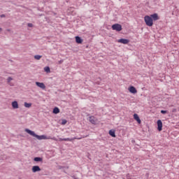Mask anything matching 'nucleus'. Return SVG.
I'll return each instance as SVG.
<instances>
[{
	"instance_id": "8",
	"label": "nucleus",
	"mask_w": 179,
	"mask_h": 179,
	"mask_svg": "<svg viewBox=\"0 0 179 179\" xmlns=\"http://www.w3.org/2000/svg\"><path fill=\"white\" fill-rule=\"evenodd\" d=\"M36 86H38V87H40L41 89H45V85L43 83L36 82Z\"/></svg>"
},
{
	"instance_id": "29",
	"label": "nucleus",
	"mask_w": 179,
	"mask_h": 179,
	"mask_svg": "<svg viewBox=\"0 0 179 179\" xmlns=\"http://www.w3.org/2000/svg\"><path fill=\"white\" fill-rule=\"evenodd\" d=\"M0 31H2V28H0Z\"/></svg>"
},
{
	"instance_id": "7",
	"label": "nucleus",
	"mask_w": 179,
	"mask_h": 179,
	"mask_svg": "<svg viewBox=\"0 0 179 179\" xmlns=\"http://www.w3.org/2000/svg\"><path fill=\"white\" fill-rule=\"evenodd\" d=\"M89 121H90V122H91V124L96 125V122H97V119H96V117H94V116H90Z\"/></svg>"
},
{
	"instance_id": "6",
	"label": "nucleus",
	"mask_w": 179,
	"mask_h": 179,
	"mask_svg": "<svg viewBox=\"0 0 179 179\" xmlns=\"http://www.w3.org/2000/svg\"><path fill=\"white\" fill-rule=\"evenodd\" d=\"M117 43H120V44H128L129 43V40L125 38H120L117 40Z\"/></svg>"
},
{
	"instance_id": "15",
	"label": "nucleus",
	"mask_w": 179,
	"mask_h": 179,
	"mask_svg": "<svg viewBox=\"0 0 179 179\" xmlns=\"http://www.w3.org/2000/svg\"><path fill=\"white\" fill-rule=\"evenodd\" d=\"M75 139H82V137L80 138H63V141H69V142H72V141H75Z\"/></svg>"
},
{
	"instance_id": "23",
	"label": "nucleus",
	"mask_w": 179,
	"mask_h": 179,
	"mask_svg": "<svg viewBox=\"0 0 179 179\" xmlns=\"http://www.w3.org/2000/svg\"><path fill=\"white\" fill-rule=\"evenodd\" d=\"M162 114H167V110H161Z\"/></svg>"
},
{
	"instance_id": "32",
	"label": "nucleus",
	"mask_w": 179,
	"mask_h": 179,
	"mask_svg": "<svg viewBox=\"0 0 179 179\" xmlns=\"http://www.w3.org/2000/svg\"><path fill=\"white\" fill-rule=\"evenodd\" d=\"M75 179H76V178H75Z\"/></svg>"
},
{
	"instance_id": "21",
	"label": "nucleus",
	"mask_w": 179,
	"mask_h": 179,
	"mask_svg": "<svg viewBox=\"0 0 179 179\" xmlns=\"http://www.w3.org/2000/svg\"><path fill=\"white\" fill-rule=\"evenodd\" d=\"M66 122H68L66 121V120L63 119V120H62V125H65V124H66Z\"/></svg>"
},
{
	"instance_id": "27",
	"label": "nucleus",
	"mask_w": 179,
	"mask_h": 179,
	"mask_svg": "<svg viewBox=\"0 0 179 179\" xmlns=\"http://www.w3.org/2000/svg\"><path fill=\"white\" fill-rule=\"evenodd\" d=\"M62 62H64V60H60V61L59 62V64H62Z\"/></svg>"
},
{
	"instance_id": "14",
	"label": "nucleus",
	"mask_w": 179,
	"mask_h": 179,
	"mask_svg": "<svg viewBox=\"0 0 179 179\" xmlns=\"http://www.w3.org/2000/svg\"><path fill=\"white\" fill-rule=\"evenodd\" d=\"M76 42L77 44H82V43H83V39H81L79 36H76Z\"/></svg>"
},
{
	"instance_id": "10",
	"label": "nucleus",
	"mask_w": 179,
	"mask_h": 179,
	"mask_svg": "<svg viewBox=\"0 0 179 179\" xmlns=\"http://www.w3.org/2000/svg\"><path fill=\"white\" fill-rule=\"evenodd\" d=\"M150 17L152 19V20H155V21L159 20V19L157 13H154V14L151 15Z\"/></svg>"
},
{
	"instance_id": "17",
	"label": "nucleus",
	"mask_w": 179,
	"mask_h": 179,
	"mask_svg": "<svg viewBox=\"0 0 179 179\" xmlns=\"http://www.w3.org/2000/svg\"><path fill=\"white\" fill-rule=\"evenodd\" d=\"M53 114H59V108L58 107H55L53 109Z\"/></svg>"
},
{
	"instance_id": "1",
	"label": "nucleus",
	"mask_w": 179,
	"mask_h": 179,
	"mask_svg": "<svg viewBox=\"0 0 179 179\" xmlns=\"http://www.w3.org/2000/svg\"><path fill=\"white\" fill-rule=\"evenodd\" d=\"M25 132H27V134H29V135H31V136H34V138H36V139H38V141H42V139H45V135H42V136L37 135L36 134V133H34V131L29 129H25Z\"/></svg>"
},
{
	"instance_id": "2",
	"label": "nucleus",
	"mask_w": 179,
	"mask_h": 179,
	"mask_svg": "<svg viewBox=\"0 0 179 179\" xmlns=\"http://www.w3.org/2000/svg\"><path fill=\"white\" fill-rule=\"evenodd\" d=\"M144 22L147 26H149V27H152L153 26V19L149 15H145L144 17Z\"/></svg>"
},
{
	"instance_id": "9",
	"label": "nucleus",
	"mask_w": 179,
	"mask_h": 179,
	"mask_svg": "<svg viewBox=\"0 0 179 179\" xmlns=\"http://www.w3.org/2000/svg\"><path fill=\"white\" fill-rule=\"evenodd\" d=\"M32 171H33L34 173H37V172H38V171H41V169L40 166H34L32 167Z\"/></svg>"
},
{
	"instance_id": "4",
	"label": "nucleus",
	"mask_w": 179,
	"mask_h": 179,
	"mask_svg": "<svg viewBox=\"0 0 179 179\" xmlns=\"http://www.w3.org/2000/svg\"><path fill=\"white\" fill-rule=\"evenodd\" d=\"M128 90L130 93H132L133 94H136V93H138V90H136V88H135V87L134 86H130L128 88Z\"/></svg>"
},
{
	"instance_id": "28",
	"label": "nucleus",
	"mask_w": 179,
	"mask_h": 179,
	"mask_svg": "<svg viewBox=\"0 0 179 179\" xmlns=\"http://www.w3.org/2000/svg\"><path fill=\"white\" fill-rule=\"evenodd\" d=\"M59 141H64V138H59Z\"/></svg>"
},
{
	"instance_id": "22",
	"label": "nucleus",
	"mask_w": 179,
	"mask_h": 179,
	"mask_svg": "<svg viewBox=\"0 0 179 179\" xmlns=\"http://www.w3.org/2000/svg\"><path fill=\"white\" fill-rule=\"evenodd\" d=\"M11 80H13V78H12V77H8L7 79L8 83H10Z\"/></svg>"
},
{
	"instance_id": "12",
	"label": "nucleus",
	"mask_w": 179,
	"mask_h": 179,
	"mask_svg": "<svg viewBox=\"0 0 179 179\" xmlns=\"http://www.w3.org/2000/svg\"><path fill=\"white\" fill-rule=\"evenodd\" d=\"M34 162H36L37 163H43V158L40 157H36L34 158Z\"/></svg>"
},
{
	"instance_id": "19",
	"label": "nucleus",
	"mask_w": 179,
	"mask_h": 179,
	"mask_svg": "<svg viewBox=\"0 0 179 179\" xmlns=\"http://www.w3.org/2000/svg\"><path fill=\"white\" fill-rule=\"evenodd\" d=\"M34 58H35V59H37V60L41 59V55H36L34 56Z\"/></svg>"
},
{
	"instance_id": "18",
	"label": "nucleus",
	"mask_w": 179,
	"mask_h": 179,
	"mask_svg": "<svg viewBox=\"0 0 179 179\" xmlns=\"http://www.w3.org/2000/svg\"><path fill=\"white\" fill-rule=\"evenodd\" d=\"M24 106V107H26V108H30V107H31V103L25 102Z\"/></svg>"
},
{
	"instance_id": "3",
	"label": "nucleus",
	"mask_w": 179,
	"mask_h": 179,
	"mask_svg": "<svg viewBox=\"0 0 179 179\" xmlns=\"http://www.w3.org/2000/svg\"><path fill=\"white\" fill-rule=\"evenodd\" d=\"M112 29L116 31H121L122 30V26L120 24H114L112 25Z\"/></svg>"
},
{
	"instance_id": "26",
	"label": "nucleus",
	"mask_w": 179,
	"mask_h": 179,
	"mask_svg": "<svg viewBox=\"0 0 179 179\" xmlns=\"http://www.w3.org/2000/svg\"><path fill=\"white\" fill-rule=\"evenodd\" d=\"M69 10H73V8L71 7Z\"/></svg>"
},
{
	"instance_id": "13",
	"label": "nucleus",
	"mask_w": 179,
	"mask_h": 179,
	"mask_svg": "<svg viewBox=\"0 0 179 179\" xmlns=\"http://www.w3.org/2000/svg\"><path fill=\"white\" fill-rule=\"evenodd\" d=\"M134 119L137 121L138 124H141V119L139 118V116L138 115V114L135 113L134 115Z\"/></svg>"
},
{
	"instance_id": "16",
	"label": "nucleus",
	"mask_w": 179,
	"mask_h": 179,
	"mask_svg": "<svg viewBox=\"0 0 179 179\" xmlns=\"http://www.w3.org/2000/svg\"><path fill=\"white\" fill-rule=\"evenodd\" d=\"M109 135H110V136H112L113 138H115V131L110 130Z\"/></svg>"
},
{
	"instance_id": "31",
	"label": "nucleus",
	"mask_w": 179,
	"mask_h": 179,
	"mask_svg": "<svg viewBox=\"0 0 179 179\" xmlns=\"http://www.w3.org/2000/svg\"><path fill=\"white\" fill-rule=\"evenodd\" d=\"M43 70L45 71V67L43 68Z\"/></svg>"
},
{
	"instance_id": "11",
	"label": "nucleus",
	"mask_w": 179,
	"mask_h": 179,
	"mask_svg": "<svg viewBox=\"0 0 179 179\" xmlns=\"http://www.w3.org/2000/svg\"><path fill=\"white\" fill-rule=\"evenodd\" d=\"M11 106L14 109L19 108V103L16 101H13Z\"/></svg>"
},
{
	"instance_id": "20",
	"label": "nucleus",
	"mask_w": 179,
	"mask_h": 179,
	"mask_svg": "<svg viewBox=\"0 0 179 179\" xmlns=\"http://www.w3.org/2000/svg\"><path fill=\"white\" fill-rule=\"evenodd\" d=\"M45 72L46 73H50V72H51V70L48 66L45 67Z\"/></svg>"
},
{
	"instance_id": "5",
	"label": "nucleus",
	"mask_w": 179,
	"mask_h": 179,
	"mask_svg": "<svg viewBox=\"0 0 179 179\" xmlns=\"http://www.w3.org/2000/svg\"><path fill=\"white\" fill-rule=\"evenodd\" d=\"M157 129L158 131H162L163 129V122H162V120H159L157 122Z\"/></svg>"
},
{
	"instance_id": "30",
	"label": "nucleus",
	"mask_w": 179,
	"mask_h": 179,
	"mask_svg": "<svg viewBox=\"0 0 179 179\" xmlns=\"http://www.w3.org/2000/svg\"><path fill=\"white\" fill-rule=\"evenodd\" d=\"M176 111V109H173V112L174 113Z\"/></svg>"
},
{
	"instance_id": "25",
	"label": "nucleus",
	"mask_w": 179,
	"mask_h": 179,
	"mask_svg": "<svg viewBox=\"0 0 179 179\" xmlns=\"http://www.w3.org/2000/svg\"><path fill=\"white\" fill-rule=\"evenodd\" d=\"M6 17L5 14H3V15H0V17Z\"/></svg>"
},
{
	"instance_id": "24",
	"label": "nucleus",
	"mask_w": 179,
	"mask_h": 179,
	"mask_svg": "<svg viewBox=\"0 0 179 179\" xmlns=\"http://www.w3.org/2000/svg\"><path fill=\"white\" fill-rule=\"evenodd\" d=\"M27 26H28V27H33V24L28 23Z\"/></svg>"
}]
</instances>
